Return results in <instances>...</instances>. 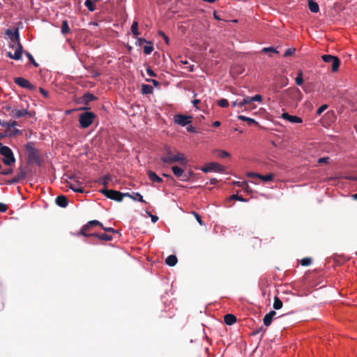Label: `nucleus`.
<instances>
[{"label": "nucleus", "instance_id": "f257e3e1", "mask_svg": "<svg viewBox=\"0 0 357 357\" xmlns=\"http://www.w3.org/2000/svg\"><path fill=\"white\" fill-rule=\"evenodd\" d=\"M163 150L166 155H162L160 158L161 161L165 164H173L174 162H179L181 165H186L188 160L184 154L181 152H176V154L172 155V149L168 145L165 144Z\"/></svg>", "mask_w": 357, "mask_h": 357}, {"label": "nucleus", "instance_id": "f03ea898", "mask_svg": "<svg viewBox=\"0 0 357 357\" xmlns=\"http://www.w3.org/2000/svg\"><path fill=\"white\" fill-rule=\"evenodd\" d=\"M26 151V162L28 164L35 163L37 166H41V160L39 157V151L34 146V142H29L24 145Z\"/></svg>", "mask_w": 357, "mask_h": 357}, {"label": "nucleus", "instance_id": "7ed1b4c3", "mask_svg": "<svg viewBox=\"0 0 357 357\" xmlns=\"http://www.w3.org/2000/svg\"><path fill=\"white\" fill-rule=\"evenodd\" d=\"M100 192L107 198L119 202H121L126 196H130L129 192H121L120 191L108 189L107 188H103L100 190Z\"/></svg>", "mask_w": 357, "mask_h": 357}, {"label": "nucleus", "instance_id": "20e7f679", "mask_svg": "<svg viewBox=\"0 0 357 357\" xmlns=\"http://www.w3.org/2000/svg\"><path fill=\"white\" fill-rule=\"evenodd\" d=\"M96 114L93 112H84L79 116V126L82 128H89L93 122Z\"/></svg>", "mask_w": 357, "mask_h": 357}, {"label": "nucleus", "instance_id": "39448f33", "mask_svg": "<svg viewBox=\"0 0 357 357\" xmlns=\"http://www.w3.org/2000/svg\"><path fill=\"white\" fill-rule=\"evenodd\" d=\"M0 154L3 157V162L8 166L12 165L16 161L12 149L7 146L1 149Z\"/></svg>", "mask_w": 357, "mask_h": 357}, {"label": "nucleus", "instance_id": "423d86ee", "mask_svg": "<svg viewBox=\"0 0 357 357\" xmlns=\"http://www.w3.org/2000/svg\"><path fill=\"white\" fill-rule=\"evenodd\" d=\"M200 170L204 173H208L211 172L222 173L225 171V168L222 165L216 162H208L204 166L200 168Z\"/></svg>", "mask_w": 357, "mask_h": 357}, {"label": "nucleus", "instance_id": "0eeeda50", "mask_svg": "<svg viewBox=\"0 0 357 357\" xmlns=\"http://www.w3.org/2000/svg\"><path fill=\"white\" fill-rule=\"evenodd\" d=\"M95 226L102 227V223L96 220H90L81 227L78 232V235H82L84 237H89V234L91 233L89 232V231L92 227Z\"/></svg>", "mask_w": 357, "mask_h": 357}, {"label": "nucleus", "instance_id": "6e6552de", "mask_svg": "<svg viewBox=\"0 0 357 357\" xmlns=\"http://www.w3.org/2000/svg\"><path fill=\"white\" fill-rule=\"evenodd\" d=\"M192 115H186L183 114H177L174 116V122L175 124L179 125L181 127H185L192 123Z\"/></svg>", "mask_w": 357, "mask_h": 357}, {"label": "nucleus", "instance_id": "1a4fd4ad", "mask_svg": "<svg viewBox=\"0 0 357 357\" xmlns=\"http://www.w3.org/2000/svg\"><path fill=\"white\" fill-rule=\"evenodd\" d=\"M350 258H347L344 255H333L331 257L326 259V263L330 264L331 262H333V264L332 265L333 267L335 266H343L346 261H349Z\"/></svg>", "mask_w": 357, "mask_h": 357}, {"label": "nucleus", "instance_id": "9d476101", "mask_svg": "<svg viewBox=\"0 0 357 357\" xmlns=\"http://www.w3.org/2000/svg\"><path fill=\"white\" fill-rule=\"evenodd\" d=\"M14 82L19 86L33 91L36 89V86L31 84L28 79L22 77H16L14 78Z\"/></svg>", "mask_w": 357, "mask_h": 357}, {"label": "nucleus", "instance_id": "9b49d317", "mask_svg": "<svg viewBox=\"0 0 357 357\" xmlns=\"http://www.w3.org/2000/svg\"><path fill=\"white\" fill-rule=\"evenodd\" d=\"M5 33L9 37L10 41L15 44L20 43V31L18 28L8 29L6 30Z\"/></svg>", "mask_w": 357, "mask_h": 357}, {"label": "nucleus", "instance_id": "f8f14e48", "mask_svg": "<svg viewBox=\"0 0 357 357\" xmlns=\"http://www.w3.org/2000/svg\"><path fill=\"white\" fill-rule=\"evenodd\" d=\"M4 128H6V130L0 132V139H2L6 137H13L14 136L22 134V130H20L16 128H12V127H4Z\"/></svg>", "mask_w": 357, "mask_h": 357}, {"label": "nucleus", "instance_id": "ddd939ff", "mask_svg": "<svg viewBox=\"0 0 357 357\" xmlns=\"http://www.w3.org/2000/svg\"><path fill=\"white\" fill-rule=\"evenodd\" d=\"M247 176L248 177L258 178L265 183L272 181L273 179V177H274V174L273 173H269L266 175H262L259 173H255V172H248Z\"/></svg>", "mask_w": 357, "mask_h": 357}, {"label": "nucleus", "instance_id": "4468645a", "mask_svg": "<svg viewBox=\"0 0 357 357\" xmlns=\"http://www.w3.org/2000/svg\"><path fill=\"white\" fill-rule=\"evenodd\" d=\"M281 118L292 123H301L303 119L300 116L291 115L288 112H283L281 114Z\"/></svg>", "mask_w": 357, "mask_h": 357}, {"label": "nucleus", "instance_id": "2eb2a0df", "mask_svg": "<svg viewBox=\"0 0 357 357\" xmlns=\"http://www.w3.org/2000/svg\"><path fill=\"white\" fill-rule=\"evenodd\" d=\"M20 172L15 176V177L12 178L11 179L7 180L6 181V184L7 185H12V184H16L18 183L21 180L24 179L26 174L25 171L22 169V167H20Z\"/></svg>", "mask_w": 357, "mask_h": 357}, {"label": "nucleus", "instance_id": "dca6fc26", "mask_svg": "<svg viewBox=\"0 0 357 357\" xmlns=\"http://www.w3.org/2000/svg\"><path fill=\"white\" fill-rule=\"evenodd\" d=\"M89 236L90 238H94L96 239H98L99 241H110L113 238L111 235H109L106 233L99 234L98 232H91L90 234H89Z\"/></svg>", "mask_w": 357, "mask_h": 357}, {"label": "nucleus", "instance_id": "f3484780", "mask_svg": "<svg viewBox=\"0 0 357 357\" xmlns=\"http://www.w3.org/2000/svg\"><path fill=\"white\" fill-rule=\"evenodd\" d=\"M98 98L89 92L85 93L79 100V103L88 105L90 102L96 100Z\"/></svg>", "mask_w": 357, "mask_h": 357}, {"label": "nucleus", "instance_id": "a211bd4d", "mask_svg": "<svg viewBox=\"0 0 357 357\" xmlns=\"http://www.w3.org/2000/svg\"><path fill=\"white\" fill-rule=\"evenodd\" d=\"M55 203L58 206L66 208L68 205V199L66 195H60L55 199Z\"/></svg>", "mask_w": 357, "mask_h": 357}, {"label": "nucleus", "instance_id": "6ab92c4d", "mask_svg": "<svg viewBox=\"0 0 357 357\" xmlns=\"http://www.w3.org/2000/svg\"><path fill=\"white\" fill-rule=\"evenodd\" d=\"M26 114H28V110L26 109H18L15 108L11 111L10 116L14 119H19L26 116Z\"/></svg>", "mask_w": 357, "mask_h": 357}, {"label": "nucleus", "instance_id": "aec40b11", "mask_svg": "<svg viewBox=\"0 0 357 357\" xmlns=\"http://www.w3.org/2000/svg\"><path fill=\"white\" fill-rule=\"evenodd\" d=\"M146 174L149 178L153 183H160L163 182V179L160 177L155 172L151 170H148Z\"/></svg>", "mask_w": 357, "mask_h": 357}, {"label": "nucleus", "instance_id": "412c9836", "mask_svg": "<svg viewBox=\"0 0 357 357\" xmlns=\"http://www.w3.org/2000/svg\"><path fill=\"white\" fill-rule=\"evenodd\" d=\"M23 50V46L21 43H17V48L13 56V59L17 61L20 60L22 59Z\"/></svg>", "mask_w": 357, "mask_h": 357}, {"label": "nucleus", "instance_id": "4be33fe9", "mask_svg": "<svg viewBox=\"0 0 357 357\" xmlns=\"http://www.w3.org/2000/svg\"><path fill=\"white\" fill-rule=\"evenodd\" d=\"M112 176L109 174H105L102 176L98 178L96 182L100 185H102L104 188H107L109 181H111Z\"/></svg>", "mask_w": 357, "mask_h": 357}, {"label": "nucleus", "instance_id": "5701e85b", "mask_svg": "<svg viewBox=\"0 0 357 357\" xmlns=\"http://www.w3.org/2000/svg\"><path fill=\"white\" fill-rule=\"evenodd\" d=\"M237 119L238 120L242 121L247 122L249 126H252V125L257 126V125H259V123L255 119L250 118V117H248V116H245L244 115H238L237 116Z\"/></svg>", "mask_w": 357, "mask_h": 357}, {"label": "nucleus", "instance_id": "b1692460", "mask_svg": "<svg viewBox=\"0 0 357 357\" xmlns=\"http://www.w3.org/2000/svg\"><path fill=\"white\" fill-rule=\"evenodd\" d=\"M177 262L178 259L175 255H170L165 259V264L170 267L176 266Z\"/></svg>", "mask_w": 357, "mask_h": 357}, {"label": "nucleus", "instance_id": "393cba45", "mask_svg": "<svg viewBox=\"0 0 357 357\" xmlns=\"http://www.w3.org/2000/svg\"><path fill=\"white\" fill-rule=\"evenodd\" d=\"M146 44L143 47V52L146 55H149L154 50L153 43L151 40H148Z\"/></svg>", "mask_w": 357, "mask_h": 357}, {"label": "nucleus", "instance_id": "a878e982", "mask_svg": "<svg viewBox=\"0 0 357 357\" xmlns=\"http://www.w3.org/2000/svg\"><path fill=\"white\" fill-rule=\"evenodd\" d=\"M236 317L232 314H227L224 317V321L227 325H232L236 322Z\"/></svg>", "mask_w": 357, "mask_h": 357}, {"label": "nucleus", "instance_id": "bb28decb", "mask_svg": "<svg viewBox=\"0 0 357 357\" xmlns=\"http://www.w3.org/2000/svg\"><path fill=\"white\" fill-rule=\"evenodd\" d=\"M126 197L131 198L134 201H137L142 203H146L143 198V196L138 192H133L132 194L130 193V196Z\"/></svg>", "mask_w": 357, "mask_h": 357}, {"label": "nucleus", "instance_id": "cd10ccee", "mask_svg": "<svg viewBox=\"0 0 357 357\" xmlns=\"http://www.w3.org/2000/svg\"><path fill=\"white\" fill-rule=\"evenodd\" d=\"M98 1V0H94V1H92V0H85L84 6L87 8V9L89 11L93 12V11H95L96 10V3Z\"/></svg>", "mask_w": 357, "mask_h": 357}, {"label": "nucleus", "instance_id": "c85d7f7f", "mask_svg": "<svg viewBox=\"0 0 357 357\" xmlns=\"http://www.w3.org/2000/svg\"><path fill=\"white\" fill-rule=\"evenodd\" d=\"M79 185L80 183L77 181V184L68 183V187L75 192L83 193L84 190Z\"/></svg>", "mask_w": 357, "mask_h": 357}, {"label": "nucleus", "instance_id": "c756f323", "mask_svg": "<svg viewBox=\"0 0 357 357\" xmlns=\"http://www.w3.org/2000/svg\"><path fill=\"white\" fill-rule=\"evenodd\" d=\"M0 126L2 127H12V128H14L15 126H18V123L14 120L7 121L0 119Z\"/></svg>", "mask_w": 357, "mask_h": 357}, {"label": "nucleus", "instance_id": "7c9ffc66", "mask_svg": "<svg viewBox=\"0 0 357 357\" xmlns=\"http://www.w3.org/2000/svg\"><path fill=\"white\" fill-rule=\"evenodd\" d=\"M141 91L144 95L151 94L153 92V88L151 85L143 84Z\"/></svg>", "mask_w": 357, "mask_h": 357}, {"label": "nucleus", "instance_id": "2f4dec72", "mask_svg": "<svg viewBox=\"0 0 357 357\" xmlns=\"http://www.w3.org/2000/svg\"><path fill=\"white\" fill-rule=\"evenodd\" d=\"M308 8L313 13H317L319 11V4L314 1H308Z\"/></svg>", "mask_w": 357, "mask_h": 357}, {"label": "nucleus", "instance_id": "473e14b6", "mask_svg": "<svg viewBox=\"0 0 357 357\" xmlns=\"http://www.w3.org/2000/svg\"><path fill=\"white\" fill-rule=\"evenodd\" d=\"M171 169H172L173 174L176 177L180 178V177H181V176H183L184 170L181 167L177 166V165H174V166H172Z\"/></svg>", "mask_w": 357, "mask_h": 357}, {"label": "nucleus", "instance_id": "72a5a7b5", "mask_svg": "<svg viewBox=\"0 0 357 357\" xmlns=\"http://www.w3.org/2000/svg\"><path fill=\"white\" fill-rule=\"evenodd\" d=\"M131 32L133 35V38H137L140 35V32L138 29V22L137 21H134L131 25Z\"/></svg>", "mask_w": 357, "mask_h": 357}, {"label": "nucleus", "instance_id": "f704fd0d", "mask_svg": "<svg viewBox=\"0 0 357 357\" xmlns=\"http://www.w3.org/2000/svg\"><path fill=\"white\" fill-rule=\"evenodd\" d=\"M331 63H332L331 70L333 72H337L339 70L340 65V61L339 58L337 56H335L334 60H333Z\"/></svg>", "mask_w": 357, "mask_h": 357}, {"label": "nucleus", "instance_id": "c9c22d12", "mask_svg": "<svg viewBox=\"0 0 357 357\" xmlns=\"http://www.w3.org/2000/svg\"><path fill=\"white\" fill-rule=\"evenodd\" d=\"M61 33L63 35H66L70 31L68 22L66 20H63L61 24Z\"/></svg>", "mask_w": 357, "mask_h": 357}, {"label": "nucleus", "instance_id": "e433bc0d", "mask_svg": "<svg viewBox=\"0 0 357 357\" xmlns=\"http://www.w3.org/2000/svg\"><path fill=\"white\" fill-rule=\"evenodd\" d=\"M303 75L302 70H298L297 76L295 79V82L298 86H301L303 84Z\"/></svg>", "mask_w": 357, "mask_h": 357}, {"label": "nucleus", "instance_id": "4c0bfd02", "mask_svg": "<svg viewBox=\"0 0 357 357\" xmlns=\"http://www.w3.org/2000/svg\"><path fill=\"white\" fill-rule=\"evenodd\" d=\"M229 200H237L242 202H248V199L244 198L241 195H238V194H234L231 196L229 197Z\"/></svg>", "mask_w": 357, "mask_h": 357}, {"label": "nucleus", "instance_id": "58836bf2", "mask_svg": "<svg viewBox=\"0 0 357 357\" xmlns=\"http://www.w3.org/2000/svg\"><path fill=\"white\" fill-rule=\"evenodd\" d=\"M282 307V301L278 297H274V302H273V308L275 310H280Z\"/></svg>", "mask_w": 357, "mask_h": 357}, {"label": "nucleus", "instance_id": "ea45409f", "mask_svg": "<svg viewBox=\"0 0 357 357\" xmlns=\"http://www.w3.org/2000/svg\"><path fill=\"white\" fill-rule=\"evenodd\" d=\"M251 103H252V101H251L250 96H245L241 102H239L238 107L242 108V107H245L246 105L251 104Z\"/></svg>", "mask_w": 357, "mask_h": 357}, {"label": "nucleus", "instance_id": "a19ab883", "mask_svg": "<svg viewBox=\"0 0 357 357\" xmlns=\"http://www.w3.org/2000/svg\"><path fill=\"white\" fill-rule=\"evenodd\" d=\"M24 54H25L26 56L27 57V59H29V61L33 65V66L38 67L39 64L35 61L33 56H32V54L31 53L26 51L24 52Z\"/></svg>", "mask_w": 357, "mask_h": 357}, {"label": "nucleus", "instance_id": "79ce46f5", "mask_svg": "<svg viewBox=\"0 0 357 357\" xmlns=\"http://www.w3.org/2000/svg\"><path fill=\"white\" fill-rule=\"evenodd\" d=\"M217 104L219 107H222V108H226V107H229V101L225 98H221V99L218 100L217 102Z\"/></svg>", "mask_w": 357, "mask_h": 357}, {"label": "nucleus", "instance_id": "37998d69", "mask_svg": "<svg viewBox=\"0 0 357 357\" xmlns=\"http://www.w3.org/2000/svg\"><path fill=\"white\" fill-rule=\"evenodd\" d=\"M312 259L311 257H305L301 260V264L303 266H309L311 265Z\"/></svg>", "mask_w": 357, "mask_h": 357}, {"label": "nucleus", "instance_id": "c03bdc74", "mask_svg": "<svg viewBox=\"0 0 357 357\" xmlns=\"http://www.w3.org/2000/svg\"><path fill=\"white\" fill-rule=\"evenodd\" d=\"M335 57V56L331 54H324L321 56V59L325 63H331L334 60Z\"/></svg>", "mask_w": 357, "mask_h": 357}, {"label": "nucleus", "instance_id": "a18cd8bd", "mask_svg": "<svg viewBox=\"0 0 357 357\" xmlns=\"http://www.w3.org/2000/svg\"><path fill=\"white\" fill-rule=\"evenodd\" d=\"M158 35L161 36L163 38V40H165V42L167 45H169L170 39L162 31L159 30L158 31Z\"/></svg>", "mask_w": 357, "mask_h": 357}, {"label": "nucleus", "instance_id": "49530a36", "mask_svg": "<svg viewBox=\"0 0 357 357\" xmlns=\"http://www.w3.org/2000/svg\"><path fill=\"white\" fill-rule=\"evenodd\" d=\"M261 52L263 53H266V52H273V53H275V54H278L279 52L277 50V49L274 47H264L262 50H261Z\"/></svg>", "mask_w": 357, "mask_h": 357}, {"label": "nucleus", "instance_id": "de8ad7c7", "mask_svg": "<svg viewBox=\"0 0 357 357\" xmlns=\"http://www.w3.org/2000/svg\"><path fill=\"white\" fill-rule=\"evenodd\" d=\"M273 318L268 314H266L264 317V324L266 326H269L272 322Z\"/></svg>", "mask_w": 357, "mask_h": 357}, {"label": "nucleus", "instance_id": "09e8293b", "mask_svg": "<svg viewBox=\"0 0 357 357\" xmlns=\"http://www.w3.org/2000/svg\"><path fill=\"white\" fill-rule=\"evenodd\" d=\"M135 38L137 39L135 42L136 46H142L143 43H146L148 42V40H146L144 38H139V36H137V38Z\"/></svg>", "mask_w": 357, "mask_h": 357}, {"label": "nucleus", "instance_id": "8fccbe9b", "mask_svg": "<svg viewBox=\"0 0 357 357\" xmlns=\"http://www.w3.org/2000/svg\"><path fill=\"white\" fill-rule=\"evenodd\" d=\"M328 106L326 104L321 105L316 112L317 115H321L328 108Z\"/></svg>", "mask_w": 357, "mask_h": 357}, {"label": "nucleus", "instance_id": "3c124183", "mask_svg": "<svg viewBox=\"0 0 357 357\" xmlns=\"http://www.w3.org/2000/svg\"><path fill=\"white\" fill-rule=\"evenodd\" d=\"M86 239L84 241L86 243L91 244V245H97L98 243V239H96L94 238L86 237Z\"/></svg>", "mask_w": 357, "mask_h": 357}, {"label": "nucleus", "instance_id": "603ef678", "mask_svg": "<svg viewBox=\"0 0 357 357\" xmlns=\"http://www.w3.org/2000/svg\"><path fill=\"white\" fill-rule=\"evenodd\" d=\"M252 102H262L263 97L260 94H256L254 96L250 97Z\"/></svg>", "mask_w": 357, "mask_h": 357}, {"label": "nucleus", "instance_id": "864d4df0", "mask_svg": "<svg viewBox=\"0 0 357 357\" xmlns=\"http://www.w3.org/2000/svg\"><path fill=\"white\" fill-rule=\"evenodd\" d=\"M186 130L188 132H190V133H197V128L191 123H190L189 125H187L186 126Z\"/></svg>", "mask_w": 357, "mask_h": 357}, {"label": "nucleus", "instance_id": "5fc2aeb1", "mask_svg": "<svg viewBox=\"0 0 357 357\" xmlns=\"http://www.w3.org/2000/svg\"><path fill=\"white\" fill-rule=\"evenodd\" d=\"M230 156V154L228 151H225V150H220L219 151V153H218V157L221 158H227V157H229Z\"/></svg>", "mask_w": 357, "mask_h": 357}, {"label": "nucleus", "instance_id": "6e6d98bb", "mask_svg": "<svg viewBox=\"0 0 357 357\" xmlns=\"http://www.w3.org/2000/svg\"><path fill=\"white\" fill-rule=\"evenodd\" d=\"M296 52L295 48H287L284 54V56L287 57L293 55Z\"/></svg>", "mask_w": 357, "mask_h": 357}, {"label": "nucleus", "instance_id": "4d7b16f0", "mask_svg": "<svg viewBox=\"0 0 357 357\" xmlns=\"http://www.w3.org/2000/svg\"><path fill=\"white\" fill-rule=\"evenodd\" d=\"M193 215H195L197 221L198 222V223L200 225H205V223L204 222V221L202 220V218L201 216L195 211H193L192 212Z\"/></svg>", "mask_w": 357, "mask_h": 357}, {"label": "nucleus", "instance_id": "13d9d810", "mask_svg": "<svg viewBox=\"0 0 357 357\" xmlns=\"http://www.w3.org/2000/svg\"><path fill=\"white\" fill-rule=\"evenodd\" d=\"M101 228L102 230H104L106 232H109V233H113V234L118 233V231L113 227H105L102 225V227H101Z\"/></svg>", "mask_w": 357, "mask_h": 357}, {"label": "nucleus", "instance_id": "bf43d9fd", "mask_svg": "<svg viewBox=\"0 0 357 357\" xmlns=\"http://www.w3.org/2000/svg\"><path fill=\"white\" fill-rule=\"evenodd\" d=\"M146 73L150 76V77H157V74L151 69V68L150 66H148L146 68Z\"/></svg>", "mask_w": 357, "mask_h": 357}, {"label": "nucleus", "instance_id": "052dcab7", "mask_svg": "<svg viewBox=\"0 0 357 357\" xmlns=\"http://www.w3.org/2000/svg\"><path fill=\"white\" fill-rule=\"evenodd\" d=\"M13 170L12 168H8L6 169H3L2 171L0 170V174L3 176H8L13 173Z\"/></svg>", "mask_w": 357, "mask_h": 357}, {"label": "nucleus", "instance_id": "680f3d73", "mask_svg": "<svg viewBox=\"0 0 357 357\" xmlns=\"http://www.w3.org/2000/svg\"><path fill=\"white\" fill-rule=\"evenodd\" d=\"M146 81L148 82H151L155 87H159L160 85V82L154 79H146Z\"/></svg>", "mask_w": 357, "mask_h": 357}, {"label": "nucleus", "instance_id": "e2e57ef3", "mask_svg": "<svg viewBox=\"0 0 357 357\" xmlns=\"http://www.w3.org/2000/svg\"><path fill=\"white\" fill-rule=\"evenodd\" d=\"M180 181L183 182H189L190 181V176H188L187 174L183 173V176H181V177H180Z\"/></svg>", "mask_w": 357, "mask_h": 357}, {"label": "nucleus", "instance_id": "0e129e2a", "mask_svg": "<svg viewBox=\"0 0 357 357\" xmlns=\"http://www.w3.org/2000/svg\"><path fill=\"white\" fill-rule=\"evenodd\" d=\"M39 91L41 93V94L46 98L49 97V93L47 90L43 89V87H39Z\"/></svg>", "mask_w": 357, "mask_h": 357}, {"label": "nucleus", "instance_id": "69168bd1", "mask_svg": "<svg viewBox=\"0 0 357 357\" xmlns=\"http://www.w3.org/2000/svg\"><path fill=\"white\" fill-rule=\"evenodd\" d=\"M146 213L151 217L152 222L155 223L158 220V217L157 215H152L149 211H146Z\"/></svg>", "mask_w": 357, "mask_h": 357}, {"label": "nucleus", "instance_id": "338daca9", "mask_svg": "<svg viewBox=\"0 0 357 357\" xmlns=\"http://www.w3.org/2000/svg\"><path fill=\"white\" fill-rule=\"evenodd\" d=\"M8 209V206L6 204L3 203H0V213H5Z\"/></svg>", "mask_w": 357, "mask_h": 357}, {"label": "nucleus", "instance_id": "774afa93", "mask_svg": "<svg viewBox=\"0 0 357 357\" xmlns=\"http://www.w3.org/2000/svg\"><path fill=\"white\" fill-rule=\"evenodd\" d=\"M329 160V158L328 157H322V158H319L318 159V162L319 163H327Z\"/></svg>", "mask_w": 357, "mask_h": 357}]
</instances>
